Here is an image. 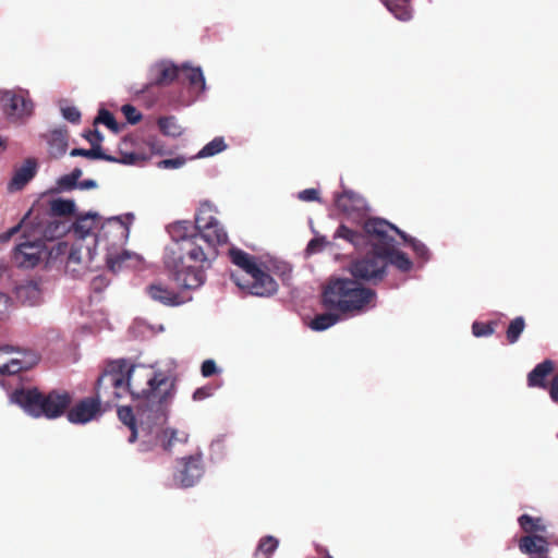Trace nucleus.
Returning <instances> with one entry per match:
<instances>
[{"label":"nucleus","instance_id":"nucleus-1","mask_svg":"<svg viewBox=\"0 0 558 558\" xmlns=\"http://www.w3.org/2000/svg\"><path fill=\"white\" fill-rule=\"evenodd\" d=\"M209 203H204L195 215V222L178 220L167 227L172 243L163 254V264L177 284L185 290H197L206 281V270L217 256V246L228 242V234L213 215Z\"/></svg>","mask_w":558,"mask_h":558},{"label":"nucleus","instance_id":"nucleus-2","mask_svg":"<svg viewBox=\"0 0 558 558\" xmlns=\"http://www.w3.org/2000/svg\"><path fill=\"white\" fill-rule=\"evenodd\" d=\"M375 290L350 278H335L323 290L322 302L326 308L337 311L345 317L362 315L376 306Z\"/></svg>","mask_w":558,"mask_h":558},{"label":"nucleus","instance_id":"nucleus-3","mask_svg":"<svg viewBox=\"0 0 558 558\" xmlns=\"http://www.w3.org/2000/svg\"><path fill=\"white\" fill-rule=\"evenodd\" d=\"M135 216L126 214L108 218L100 225L95 233L96 245L107 251L106 263L112 272H118L130 265L131 260H137L136 254L123 250L130 233V226L134 222Z\"/></svg>","mask_w":558,"mask_h":558},{"label":"nucleus","instance_id":"nucleus-4","mask_svg":"<svg viewBox=\"0 0 558 558\" xmlns=\"http://www.w3.org/2000/svg\"><path fill=\"white\" fill-rule=\"evenodd\" d=\"M229 256L231 262L242 270V274H231L233 282L241 290L259 298H269L277 293V281L254 256L238 247H231Z\"/></svg>","mask_w":558,"mask_h":558},{"label":"nucleus","instance_id":"nucleus-5","mask_svg":"<svg viewBox=\"0 0 558 558\" xmlns=\"http://www.w3.org/2000/svg\"><path fill=\"white\" fill-rule=\"evenodd\" d=\"M10 401L34 417L44 416L52 420L65 413L72 397L66 391L51 390L43 393L38 388H20L10 395Z\"/></svg>","mask_w":558,"mask_h":558},{"label":"nucleus","instance_id":"nucleus-6","mask_svg":"<svg viewBox=\"0 0 558 558\" xmlns=\"http://www.w3.org/2000/svg\"><path fill=\"white\" fill-rule=\"evenodd\" d=\"M133 366H129L124 360L111 361L99 375L95 386V397L104 403H111L126 395H131L133 400L138 395L130 388V378Z\"/></svg>","mask_w":558,"mask_h":558},{"label":"nucleus","instance_id":"nucleus-7","mask_svg":"<svg viewBox=\"0 0 558 558\" xmlns=\"http://www.w3.org/2000/svg\"><path fill=\"white\" fill-rule=\"evenodd\" d=\"M147 375V387L142 389V403H145L150 412L157 414L158 418H166V411L174 397V380L168 371L155 368Z\"/></svg>","mask_w":558,"mask_h":558},{"label":"nucleus","instance_id":"nucleus-8","mask_svg":"<svg viewBox=\"0 0 558 558\" xmlns=\"http://www.w3.org/2000/svg\"><path fill=\"white\" fill-rule=\"evenodd\" d=\"M366 245L372 246V252L361 258L353 260L349 266L350 274L353 276V278L363 281H380L386 275L387 256H385V252L381 245L372 243L367 238L361 246L355 248L361 250Z\"/></svg>","mask_w":558,"mask_h":558},{"label":"nucleus","instance_id":"nucleus-9","mask_svg":"<svg viewBox=\"0 0 558 558\" xmlns=\"http://www.w3.org/2000/svg\"><path fill=\"white\" fill-rule=\"evenodd\" d=\"M368 239L372 243H375L376 245H381L385 252V256H387V265L391 264L400 271L407 272L411 270L413 263L409 258V256L393 248V243L391 244H385L379 241H377L369 232H365V234L357 233V231L347 227L344 223H341L337 230L333 233V239H342L350 243L353 247L361 246L365 239Z\"/></svg>","mask_w":558,"mask_h":558},{"label":"nucleus","instance_id":"nucleus-10","mask_svg":"<svg viewBox=\"0 0 558 558\" xmlns=\"http://www.w3.org/2000/svg\"><path fill=\"white\" fill-rule=\"evenodd\" d=\"M365 232H369L377 241L391 244L395 242L393 234L400 238L411 246L417 259L425 264L430 258L428 247L415 238L408 235L404 231L400 230L397 226L390 223L383 218H376L365 223Z\"/></svg>","mask_w":558,"mask_h":558},{"label":"nucleus","instance_id":"nucleus-11","mask_svg":"<svg viewBox=\"0 0 558 558\" xmlns=\"http://www.w3.org/2000/svg\"><path fill=\"white\" fill-rule=\"evenodd\" d=\"M336 206L349 220L356 225H362L363 232L360 233L365 234V223L374 218H367L368 206L362 196L355 194L353 191H344L336 197Z\"/></svg>","mask_w":558,"mask_h":558},{"label":"nucleus","instance_id":"nucleus-12","mask_svg":"<svg viewBox=\"0 0 558 558\" xmlns=\"http://www.w3.org/2000/svg\"><path fill=\"white\" fill-rule=\"evenodd\" d=\"M185 80L189 82V89L185 94H181L175 98H171L169 104L172 106L186 107L192 105L206 89V82L203 71L199 66L193 68L189 63H182L180 66Z\"/></svg>","mask_w":558,"mask_h":558},{"label":"nucleus","instance_id":"nucleus-13","mask_svg":"<svg viewBox=\"0 0 558 558\" xmlns=\"http://www.w3.org/2000/svg\"><path fill=\"white\" fill-rule=\"evenodd\" d=\"M180 75V66L175 65L172 61L161 60L154 63L147 73L148 83L145 88H142V102L146 97L149 88L153 86H162L170 84L174 78Z\"/></svg>","mask_w":558,"mask_h":558},{"label":"nucleus","instance_id":"nucleus-14","mask_svg":"<svg viewBox=\"0 0 558 558\" xmlns=\"http://www.w3.org/2000/svg\"><path fill=\"white\" fill-rule=\"evenodd\" d=\"M202 453L184 457L179 460L180 466L174 475V480L181 487H192L203 476L204 468Z\"/></svg>","mask_w":558,"mask_h":558},{"label":"nucleus","instance_id":"nucleus-15","mask_svg":"<svg viewBox=\"0 0 558 558\" xmlns=\"http://www.w3.org/2000/svg\"><path fill=\"white\" fill-rule=\"evenodd\" d=\"M43 253L44 243L41 240H25L15 246L12 258L19 268L31 269L41 262Z\"/></svg>","mask_w":558,"mask_h":558},{"label":"nucleus","instance_id":"nucleus-16","mask_svg":"<svg viewBox=\"0 0 558 558\" xmlns=\"http://www.w3.org/2000/svg\"><path fill=\"white\" fill-rule=\"evenodd\" d=\"M1 100L4 105L8 116L13 118L28 117L33 112V101L25 90L12 92L7 90L3 93Z\"/></svg>","mask_w":558,"mask_h":558},{"label":"nucleus","instance_id":"nucleus-17","mask_svg":"<svg viewBox=\"0 0 558 558\" xmlns=\"http://www.w3.org/2000/svg\"><path fill=\"white\" fill-rule=\"evenodd\" d=\"M101 403L96 397L85 398L66 412V417L73 424H85L99 413Z\"/></svg>","mask_w":558,"mask_h":558},{"label":"nucleus","instance_id":"nucleus-18","mask_svg":"<svg viewBox=\"0 0 558 558\" xmlns=\"http://www.w3.org/2000/svg\"><path fill=\"white\" fill-rule=\"evenodd\" d=\"M37 172V162L33 158H28L24 163L15 169L11 181L8 184L10 192H17L25 187V185L35 177Z\"/></svg>","mask_w":558,"mask_h":558},{"label":"nucleus","instance_id":"nucleus-19","mask_svg":"<svg viewBox=\"0 0 558 558\" xmlns=\"http://www.w3.org/2000/svg\"><path fill=\"white\" fill-rule=\"evenodd\" d=\"M15 298L24 305L35 306L41 301V289L38 281L25 280L15 287Z\"/></svg>","mask_w":558,"mask_h":558},{"label":"nucleus","instance_id":"nucleus-20","mask_svg":"<svg viewBox=\"0 0 558 558\" xmlns=\"http://www.w3.org/2000/svg\"><path fill=\"white\" fill-rule=\"evenodd\" d=\"M153 433L161 448L167 452H171L177 442L186 444L190 437L186 432L170 427L156 429Z\"/></svg>","mask_w":558,"mask_h":558},{"label":"nucleus","instance_id":"nucleus-21","mask_svg":"<svg viewBox=\"0 0 558 558\" xmlns=\"http://www.w3.org/2000/svg\"><path fill=\"white\" fill-rule=\"evenodd\" d=\"M548 547L547 539L538 534L525 535L519 541V548L522 553L537 555V557L547 556Z\"/></svg>","mask_w":558,"mask_h":558},{"label":"nucleus","instance_id":"nucleus-22","mask_svg":"<svg viewBox=\"0 0 558 558\" xmlns=\"http://www.w3.org/2000/svg\"><path fill=\"white\" fill-rule=\"evenodd\" d=\"M147 294L156 302L168 306H177L184 303V300L174 291L161 283H154L147 288Z\"/></svg>","mask_w":558,"mask_h":558},{"label":"nucleus","instance_id":"nucleus-23","mask_svg":"<svg viewBox=\"0 0 558 558\" xmlns=\"http://www.w3.org/2000/svg\"><path fill=\"white\" fill-rule=\"evenodd\" d=\"M100 216L98 214H86L78 216L73 223V233L80 239H84L94 234V230L100 225Z\"/></svg>","mask_w":558,"mask_h":558},{"label":"nucleus","instance_id":"nucleus-24","mask_svg":"<svg viewBox=\"0 0 558 558\" xmlns=\"http://www.w3.org/2000/svg\"><path fill=\"white\" fill-rule=\"evenodd\" d=\"M38 362V356L34 353L27 354L23 359H11L10 361L0 364L1 375H15L22 371L29 369Z\"/></svg>","mask_w":558,"mask_h":558},{"label":"nucleus","instance_id":"nucleus-25","mask_svg":"<svg viewBox=\"0 0 558 558\" xmlns=\"http://www.w3.org/2000/svg\"><path fill=\"white\" fill-rule=\"evenodd\" d=\"M68 131L66 129H57L50 132L48 138L49 154L58 158L62 156L68 148Z\"/></svg>","mask_w":558,"mask_h":558},{"label":"nucleus","instance_id":"nucleus-26","mask_svg":"<svg viewBox=\"0 0 558 558\" xmlns=\"http://www.w3.org/2000/svg\"><path fill=\"white\" fill-rule=\"evenodd\" d=\"M554 364L550 360H545L537 364L527 375V384L530 387L545 388V378L551 373Z\"/></svg>","mask_w":558,"mask_h":558},{"label":"nucleus","instance_id":"nucleus-27","mask_svg":"<svg viewBox=\"0 0 558 558\" xmlns=\"http://www.w3.org/2000/svg\"><path fill=\"white\" fill-rule=\"evenodd\" d=\"M388 11L400 21H408L412 17L409 7L410 0H381Z\"/></svg>","mask_w":558,"mask_h":558},{"label":"nucleus","instance_id":"nucleus-28","mask_svg":"<svg viewBox=\"0 0 558 558\" xmlns=\"http://www.w3.org/2000/svg\"><path fill=\"white\" fill-rule=\"evenodd\" d=\"M119 420L130 428L131 435L129 437L130 442H134L137 439V426L136 418L133 413V409L130 405H122L118 408Z\"/></svg>","mask_w":558,"mask_h":558},{"label":"nucleus","instance_id":"nucleus-29","mask_svg":"<svg viewBox=\"0 0 558 558\" xmlns=\"http://www.w3.org/2000/svg\"><path fill=\"white\" fill-rule=\"evenodd\" d=\"M520 527L530 534H537L546 532V525L542 518H534L529 514H522L518 519Z\"/></svg>","mask_w":558,"mask_h":558},{"label":"nucleus","instance_id":"nucleus-30","mask_svg":"<svg viewBox=\"0 0 558 558\" xmlns=\"http://www.w3.org/2000/svg\"><path fill=\"white\" fill-rule=\"evenodd\" d=\"M339 320H340V316L338 314L332 313V312H327V313L316 315L312 319L310 327L316 331H324V330L332 327L333 325H336Z\"/></svg>","mask_w":558,"mask_h":558},{"label":"nucleus","instance_id":"nucleus-31","mask_svg":"<svg viewBox=\"0 0 558 558\" xmlns=\"http://www.w3.org/2000/svg\"><path fill=\"white\" fill-rule=\"evenodd\" d=\"M158 126L160 132L166 136L179 137L183 133L182 126L173 116L159 118Z\"/></svg>","mask_w":558,"mask_h":558},{"label":"nucleus","instance_id":"nucleus-32","mask_svg":"<svg viewBox=\"0 0 558 558\" xmlns=\"http://www.w3.org/2000/svg\"><path fill=\"white\" fill-rule=\"evenodd\" d=\"M50 211L52 216L64 217L73 215L75 211V203L71 199L58 198L50 203Z\"/></svg>","mask_w":558,"mask_h":558},{"label":"nucleus","instance_id":"nucleus-33","mask_svg":"<svg viewBox=\"0 0 558 558\" xmlns=\"http://www.w3.org/2000/svg\"><path fill=\"white\" fill-rule=\"evenodd\" d=\"M227 148L223 137H215L207 143L195 156V158H207L215 156Z\"/></svg>","mask_w":558,"mask_h":558},{"label":"nucleus","instance_id":"nucleus-34","mask_svg":"<svg viewBox=\"0 0 558 558\" xmlns=\"http://www.w3.org/2000/svg\"><path fill=\"white\" fill-rule=\"evenodd\" d=\"M278 539L274 536H265L263 537L255 551L256 558H268L278 547Z\"/></svg>","mask_w":558,"mask_h":558},{"label":"nucleus","instance_id":"nucleus-35","mask_svg":"<svg viewBox=\"0 0 558 558\" xmlns=\"http://www.w3.org/2000/svg\"><path fill=\"white\" fill-rule=\"evenodd\" d=\"M95 124L101 123L106 125L109 130H111L113 133H119L124 124H119L114 118V116L108 111L107 109H100L98 111V114L94 121Z\"/></svg>","mask_w":558,"mask_h":558},{"label":"nucleus","instance_id":"nucleus-36","mask_svg":"<svg viewBox=\"0 0 558 558\" xmlns=\"http://www.w3.org/2000/svg\"><path fill=\"white\" fill-rule=\"evenodd\" d=\"M525 327V322L522 316L515 317L513 320L510 322L508 328H507V339L509 343L513 344L515 343L521 333L523 332Z\"/></svg>","mask_w":558,"mask_h":558},{"label":"nucleus","instance_id":"nucleus-37","mask_svg":"<svg viewBox=\"0 0 558 558\" xmlns=\"http://www.w3.org/2000/svg\"><path fill=\"white\" fill-rule=\"evenodd\" d=\"M70 155L72 157H86L89 159H106V160H113L112 158L106 156L100 146H94L90 149H84V148H73L70 151Z\"/></svg>","mask_w":558,"mask_h":558},{"label":"nucleus","instance_id":"nucleus-38","mask_svg":"<svg viewBox=\"0 0 558 558\" xmlns=\"http://www.w3.org/2000/svg\"><path fill=\"white\" fill-rule=\"evenodd\" d=\"M494 332V327L492 324H484L480 322H474L472 325V333L475 337H487Z\"/></svg>","mask_w":558,"mask_h":558},{"label":"nucleus","instance_id":"nucleus-39","mask_svg":"<svg viewBox=\"0 0 558 558\" xmlns=\"http://www.w3.org/2000/svg\"><path fill=\"white\" fill-rule=\"evenodd\" d=\"M186 159L184 157H174L162 159L157 162L158 168L161 169H178L184 166Z\"/></svg>","mask_w":558,"mask_h":558},{"label":"nucleus","instance_id":"nucleus-40","mask_svg":"<svg viewBox=\"0 0 558 558\" xmlns=\"http://www.w3.org/2000/svg\"><path fill=\"white\" fill-rule=\"evenodd\" d=\"M62 116L71 123H78L81 121V112L76 107L66 106L61 108Z\"/></svg>","mask_w":558,"mask_h":558},{"label":"nucleus","instance_id":"nucleus-41","mask_svg":"<svg viewBox=\"0 0 558 558\" xmlns=\"http://www.w3.org/2000/svg\"><path fill=\"white\" fill-rule=\"evenodd\" d=\"M121 111L129 123L136 124L137 122H140V112H137L134 106L124 105L122 106Z\"/></svg>","mask_w":558,"mask_h":558},{"label":"nucleus","instance_id":"nucleus-42","mask_svg":"<svg viewBox=\"0 0 558 558\" xmlns=\"http://www.w3.org/2000/svg\"><path fill=\"white\" fill-rule=\"evenodd\" d=\"M218 372L217 365L214 360H205L201 367V373L204 377H210Z\"/></svg>","mask_w":558,"mask_h":558},{"label":"nucleus","instance_id":"nucleus-43","mask_svg":"<svg viewBox=\"0 0 558 558\" xmlns=\"http://www.w3.org/2000/svg\"><path fill=\"white\" fill-rule=\"evenodd\" d=\"M298 197L303 202L319 201V192L316 189H306L301 191Z\"/></svg>","mask_w":558,"mask_h":558},{"label":"nucleus","instance_id":"nucleus-44","mask_svg":"<svg viewBox=\"0 0 558 558\" xmlns=\"http://www.w3.org/2000/svg\"><path fill=\"white\" fill-rule=\"evenodd\" d=\"M24 220L25 218L20 222L17 223L16 226L10 228L8 231L3 232L0 234V242L1 243H7L9 242L16 233H19L21 231V229L23 228V223H24Z\"/></svg>","mask_w":558,"mask_h":558},{"label":"nucleus","instance_id":"nucleus-45","mask_svg":"<svg viewBox=\"0 0 558 558\" xmlns=\"http://www.w3.org/2000/svg\"><path fill=\"white\" fill-rule=\"evenodd\" d=\"M81 262H82L81 247L73 245L71 247L69 256H68L66 266L71 267V265H78V264H81Z\"/></svg>","mask_w":558,"mask_h":558},{"label":"nucleus","instance_id":"nucleus-46","mask_svg":"<svg viewBox=\"0 0 558 558\" xmlns=\"http://www.w3.org/2000/svg\"><path fill=\"white\" fill-rule=\"evenodd\" d=\"M77 183L78 182H75L69 174H65L58 180V186L62 191L73 190L77 187Z\"/></svg>","mask_w":558,"mask_h":558},{"label":"nucleus","instance_id":"nucleus-47","mask_svg":"<svg viewBox=\"0 0 558 558\" xmlns=\"http://www.w3.org/2000/svg\"><path fill=\"white\" fill-rule=\"evenodd\" d=\"M84 136L92 144V147L100 146V143L104 141L102 134L97 129L89 131Z\"/></svg>","mask_w":558,"mask_h":558},{"label":"nucleus","instance_id":"nucleus-48","mask_svg":"<svg viewBox=\"0 0 558 558\" xmlns=\"http://www.w3.org/2000/svg\"><path fill=\"white\" fill-rule=\"evenodd\" d=\"M327 243L325 238L313 239L308 242L306 250L311 253L320 251Z\"/></svg>","mask_w":558,"mask_h":558},{"label":"nucleus","instance_id":"nucleus-49","mask_svg":"<svg viewBox=\"0 0 558 558\" xmlns=\"http://www.w3.org/2000/svg\"><path fill=\"white\" fill-rule=\"evenodd\" d=\"M548 392H549L550 399L554 402L558 403V374L554 376V378L549 385Z\"/></svg>","mask_w":558,"mask_h":558},{"label":"nucleus","instance_id":"nucleus-50","mask_svg":"<svg viewBox=\"0 0 558 558\" xmlns=\"http://www.w3.org/2000/svg\"><path fill=\"white\" fill-rule=\"evenodd\" d=\"M210 388L208 387H201V388H197L194 393H193V399L194 400H204L205 398L209 397L210 396Z\"/></svg>","mask_w":558,"mask_h":558},{"label":"nucleus","instance_id":"nucleus-51","mask_svg":"<svg viewBox=\"0 0 558 558\" xmlns=\"http://www.w3.org/2000/svg\"><path fill=\"white\" fill-rule=\"evenodd\" d=\"M146 414V418L149 420L150 417L155 418L156 421H159L160 423H165L167 421V417L165 420L158 418L157 414L154 412H150L145 403H142V415ZM141 420H144V416H141Z\"/></svg>","mask_w":558,"mask_h":558},{"label":"nucleus","instance_id":"nucleus-52","mask_svg":"<svg viewBox=\"0 0 558 558\" xmlns=\"http://www.w3.org/2000/svg\"><path fill=\"white\" fill-rule=\"evenodd\" d=\"M77 187L80 190L95 189V187H97V183L95 180L87 179V180H83V181L78 182Z\"/></svg>","mask_w":558,"mask_h":558},{"label":"nucleus","instance_id":"nucleus-53","mask_svg":"<svg viewBox=\"0 0 558 558\" xmlns=\"http://www.w3.org/2000/svg\"><path fill=\"white\" fill-rule=\"evenodd\" d=\"M146 330H149L151 332V335H155L157 332H161L163 331V326L162 325H159L157 329H155L154 326L151 325H148V324H144L142 322V336L145 333Z\"/></svg>","mask_w":558,"mask_h":558},{"label":"nucleus","instance_id":"nucleus-54","mask_svg":"<svg viewBox=\"0 0 558 558\" xmlns=\"http://www.w3.org/2000/svg\"><path fill=\"white\" fill-rule=\"evenodd\" d=\"M106 284H107L106 279L101 276H98L93 280V288L96 291H100L102 289V287H105Z\"/></svg>","mask_w":558,"mask_h":558},{"label":"nucleus","instance_id":"nucleus-55","mask_svg":"<svg viewBox=\"0 0 558 558\" xmlns=\"http://www.w3.org/2000/svg\"><path fill=\"white\" fill-rule=\"evenodd\" d=\"M222 449V438H217L215 440H213L211 445H210V450L211 452H217V451H220Z\"/></svg>","mask_w":558,"mask_h":558},{"label":"nucleus","instance_id":"nucleus-56","mask_svg":"<svg viewBox=\"0 0 558 558\" xmlns=\"http://www.w3.org/2000/svg\"><path fill=\"white\" fill-rule=\"evenodd\" d=\"M82 170L80 168L73 169V171L69 174L75 182H78V179L82 177Z\"/></svg>","mask_w":558,"mask_h":558},{"label":"nucleus","instance_id":"nucleus-57","mask_svg":"<svg viewBox=\"0 0 558 558\" xmlns=\"http://www.w3.org/2000/svg\"><path fill=\"white\" fill-rule=\"evenodd\" d=\"M5 146V142L4 140L0 136V148H4Z\"/></svg>","mask_w":558,"mask_h":558},{"label":"nucleus","instance_id":"nucleus-58","mask_svg":"<svg viewBox=\"0 0 558 558\" xmlns=\"http://www.w3.org/2000/svg\"><path fill=\"white\" fill-rule=\"evenodd\" d=\"M145 105H146L147 107H150L153 104H151V102H145Z\"/></svg>","mask_w":558,"mask_h":558},{"label":"nucleus","instance_id":"nucleus-59","mask_svg":"<svg viewBox=\"0 0 558 558\" xmlns=\"http://www.w3.org/2000/svg\"><path fill=\"white\" fill-rule=\"evenodd\" d=\"M326 558H332V557H330V556H327Z\"/></svg>","mask_w":558,"mask_h":558}]
</instances>
